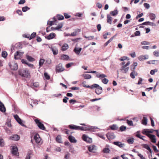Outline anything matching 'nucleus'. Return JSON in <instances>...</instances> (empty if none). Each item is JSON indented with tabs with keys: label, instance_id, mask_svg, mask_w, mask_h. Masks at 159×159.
I'll use <instances>...</instances> for the list:
<instances>
[{
	"label": "nucleus",
	"instance_id": "31",
	"mask_svg": "<svg viewBox=\"0 0 159 159\" xmlns=\"http://www.w3.org/2000/svg\"><path fill=\"white\" fill-rule=\"evenodd\" d=\"M56 141L59 143H61V138L60 135L57 136L56 139Z\"/></svg>",
	"mask_w": 159,
	"mask_h": 159
},
{
	"label": "nucleus",
	"instance_id": "17",
	"mask_svg": "<svg viewBox=\"0 0 159 159\" xmlns=\"http://www.w3.org/2000/svg\"><path fill=\"white\" fill-rule=\"evenodd\" d=\"M61 59L63 60H69V56L65 54H63L61 57Z\"/></svg>",
	"mask_w": 159,
	"mask_h": 159
},
{
	"label": "nucleus",
	"instance_id": "54",
	"mask_svg": "<svg viewBox=\"0 0 159 159\" xmlns=\"http://www.w3.org/2000/svg\"><path fill=\"white\" fill-rule=\"evenodd\" d=\"M62 27V24H60L59 25L57 26L55 28V30H59Z\"/></svg>",
	"mask_w": 159,
	"mask_h": 159
},
{
	"label": "nucleus",
	"instance_id": "45",
	"mask_svg": "<svg viewBox=\"0 0 159 159\" xmlns=\"http://www.w3.org/2000/svg\"><path fill=\"white\" fill-rule=\"evenodd\" d=\"M127 123L128 124V125L129 126H133V121L132 120H126Z\"/></svg>",
	"mask_w": 159,
	"mask_h": 159
},
{
	"label": "nucleus",
	"instance_id": "33",
	"mask_svg": "<svg viewBox=\"0 0 159 159\" xmlns=\"http://www.w3.org/2000/svg\"><path fill=\"white\" fill-rule=\"evenodd\" d=\"M110 129L112 130H116L118 129V127L115 125H113L110 126Z\"/></svg>",
	"mask_w": 159,
	"mask_h": 159
},
{
	"label": "nucleus",
	"instance_id": "24",
	"mask_svg": "<svg viewBox=\"0 0 159 159\" xmlns=\"http://www.w3.org/2000/svg\"><path fill=\"white\" fill-rule=\"evenodd\" d=\"M143 25H150L154 26H156V24L154 23H153V22H150L149 21H147V22H144L143 23Z\"/></svg>",
	"mask_w": 159,
	"mask_h": 159
},
{
	"label": "nucleus",
	"instance_id": "2",
	"mask_svg": "<svg viewBox=\"0 0 159 159\" xmlns=\"http://www.w3.org/2000/svg\"><path fill=\"white\" fill-rule=\"evenodd\" d=\"M95 88V92L98 95L101 94L102 92V88L97 84H93L91 85V89Z\"/></svg>",
	"mask_w": 159,
	"mask_h": 159
},
{
	"label": "nucleus",
	"instance_id": "10",
	"mask_svg": "<svg viewBox=\"0 0 159 159\" xmlns=\"http://www.w3.org/2000/svg\"><path fill=\"white\" fill-rule=\"evenodd\" d=\"M9 66L11 69L14 70H16L18 68V65L16 63H13L12 64H10Z\"/></svg>",
	"mask_w": 159,
	"mask_h": 159
},
{
	"label": "nucleus",
	"instance_id": "27",
	"mask_svg": "<svg viewBox=\"0 0 159 159\" xmlns=\"http://www.w3.org/2000/svg\"><path fill=\"white\" fill-rule=\"evenodd\" d=\"M131 72L130 74V77L133 79H134L135 77V76H136L137 75V73L135 72L134 71Z\"/></svg>",
	"mask_w": 159,
	"mask_h": 159
},
{
	"label": "nucleus",
	"instance_id": "23",
	"mask_svg": "<svg viewBox=\"0 0 159 159\" xmlns=\"http://www.w3.org/2000/svg\"><path fill=\"white\" fill-rule=\"evenodd\" d=\"M78 126L75 125H69L68 127L69 128L72 129H75L76 130H77Z\"/></svg>",
	"mask_w": 159,
	"mask_h": 159
},
{
	"label": "nucleus",
	"instance_id": "56",
	"mask_svg": "<svg viewBox=\"0 0 159 159\" xmlns=\"http://www.w3.org/2000/svg\"><path fill=\"white\" fill-rule=\"evenodd\" d=\"M56 21H57L56 20H55V21H48V24L50 26H51L52 25H54Z\"/></svg>",
	"mask_w": 159,
	"mask_h": 159
},
{
	"label": "nucleus",
	"instance_id": "34",
	"mask_svg": "<svg viewBox=\"0 0 159 159\" xmlns=\"http://www.w3.org/2000/svg\"><path fill=\"white\" fill-rule=\"evenodd\" d=\"M150 19L152 20H154L156 18V15L154 14L150 13L149 14Z\"/></svg>",
	"mask_w": 159,
	"mask_h": 159
},
{
	"label": "nucleus",
	"instance_id": "32",
	"mask_svg": "<svg viewBox=\"0 0 159 159\" xmlns=\"http://www.w3.org/2000/svg\"><path fill=\"white\" fill-rule=\"evenodd\" d=\"M110 14L113 16H115L118 14V11L117 10H115L113 11H111Z\"/></svg>",
	"mask_w": 159,
	"mask_h": 159
},
{
	"label": "nucleus",
	"instance_id": "9",
	"mask_svg": "<svg viewBox=\"0 0 159 159\" xmlns=\"http://www.w3.org/2000/svg\"><path fill=\"white\" fill-rule=\"evenodd\" d=\"M23 52L17 51L14 54V58L16 59H18L20 58L21 56L23 55Z\"/></svg>",
	"mask_w": 159,
	"mask_h": 159
},
{
	"label": "nucleus",
	"instance_id": "44",
	"mask_svg": "<svg viewBox=\"0 0 159 159\" xmlns=\"http://www.w3.org/2000/svg\"><path fill=\"white\" fill-rule=\"evenodd\" d=\"M30 8L28 7L27 6H26L22 8V10L23 12H25L26 11L29 10Z\"/></svg>",
	"mask_w": 159,
	"mask_h": 159
},
{
	"label": "nucleus",
	"instance_id": "35",
	"mask_svg": "<svg viewBox=\"0 0 159 159\" xmlns=\"http://www.w3.org/2000/svg\"><path fill=\"white\" fill-rule=\"evenodd\" d=\"M57 19L59 20H63L64 19V16L60 15H57Z\"/></svg>",
	"mask_w": 159,
	"mask_h": 159
},
{
	"label": "nucleus",
	"instance_id": "8",
	"mask_svg": "<svg viewBox=\"0 0 159 159\" xmlns=\"http://www.w3.org/2000/svg\"><path fill=\"white\" fill-rule=\"evenodd\" d=\"M106 136L107 137V139L110 140L115 138V136L114 133L112 132H108L106 134Z\"/></svg>",
	"mask_w": 159,
	"mask_h": 159
},
{
	"label": "nucleus",
	"instance_id": "50",
	"mask_svg": "<svg viewBox=\"0 0 159 159\" xmlns=\"http://www.w3.org/2000/svg\"><path fill=\"white\" fill-rule=\"evenodd\" d=\"M4 145V142L3 139H0V146L3 147Z\"/></svg>",
	"mask_w": 159,
	"mask_h": 159
},
{
	"label": "nucleus",
	"instance_id": "12",
	"mask_svg": "<svg viewBox=\"0 0 159 159\" xmlns=\"http://www.w3.org/2000/svg\"><path fill=\"white\" fill-rule=\"evenodd\" d=\"M11 152L12 154L14 155H19V153L18 152V148L17 147L14 146L12 148Z\"/></svg>",
	"mask_w": 159,
	"mask_h": 159
},
{
	"label": "nucleus",
	"instance_id": "55",
	"mask_svg": "<svg viewBox=\"0 0 159 159\" xmlns=\"http://www.w3.org/2000/svg\"><path fill=\"white\" fill-rule=\"evenodd\" d=\"M126 129V127L124 125H122L120 127V130L121 131L125 130Z\"/></svg>",
	"mask_w": 159,
	"mask_h": 159
},
{
	"label": "nucleus",
	"instance_id": "7",
	"mask_svg": "<svg viewBox=\"0 0 159 159\" xmlns=\"http://www.w3.org/2000/svg\"><path fill=\"white\" fill-rule=\"evenodd\" d=\"M130 64V62L129 61H128L126 64L122 66L120 69V70L123 73H126L128 70L129 68V67H127V66H129Z\"/></svg>",
	"mask_w": 159,
	"mask_h": 159
},
{
	"label": "nucleus",
	"instance_id": "57",
	"mask_svg": "<svg viewBox=\"0 0 159 159\" xmlns=\"http://www.w3.org/2000/svg\"><path fill=\"white\" fill-rule=\"evenodd\" d=\"M65 17L66 19H68L71 16L70 15H69L67 13H64V14Z\"/></svg>",
	"mask_w": 159,
	"mask_h": 159
},
{
	"label": "nucleus",
	"instance_id": "3",
	"mask_svg": "<svg viewBox=\"0 0 159 159\" xmlns=\"http://www.w3.org/2000/svg\"><path fill=\"white\" fill-rule=\"evenodd\" d=\"M96 77L98 78H103L104 79H102V81L104 84H107L109 81L108 80L105 78V77H107V76L105 74L100 73L97 74L96 75Z\"/></svg>",
	"mask_w": 159,
	"mask_h": 159
},
{
	"label": "nucleus",
	"instance_id": "53",
	"mask_svg": "<svg viewBox=\"0 0 159 159\" xmlns=\"http://www.w3.org/2000/svg\"><path fill=\"white\" fill-rule=\"evenodd\" d=\"M88 137L86 135L84 134L82 136V139L84 141H86L88 139Z\"/></svg>",
	"mask_w": 159,
	"mask_h": 159
},
{
	"label": "nucleus",
	"instance_id": "37",
	"mask_svg": "<svg viewBox=\"0 0 159 159\" xmlns=\"http://www.w3.org/2000/svg\"><path fill=\"white\" fill-rule=\"evenodd\" d=\"M147 59V58H146L145 56H140L139 57V60L140 61H143Z\"/></svg>",
	"mask_w": 159,
	"mask_h": 159
},
{
	"label": "nucleus",
	"instance_id": "47",
	"mask_svg": "<svg viewBox=\"0 0 159 159\" xmlns=\"http://www.w3.org/2000/svg\"><path fill=\"white\" fill-rule=\"evenodd\" d=\"M153 54L156 57L159 56V51L157 50L154 51L153 52Z\"/></svg>",
	"mask_w": 159,
	"mask_h": 159
},
{
	"label": "nucleus",
	"instance_id": "22",
	"mask_svg": "<svg viewBox=\"0 0 159 159\" xmlns=\"http://www.w3.org/2000/svg\"><path fill=\"white\" fill-rule=\"evenodd\" d=\"M82 48H74V51L76 54H79Z\"/></svg>",
	"mask_w": 159,
	"mask_h": 159
},
{
	"label": "nucleus",
	"instance_id": "1",
	"mask_svg": "<svg viewBox=\"0 0 159 159\" xmlns=\"http://www.w3.org/2000/svg\"><path fill=\"white\" fill-rule=\"evenodd\" d=\"M18 74L19 75L22 77L30 78L31 77L29 70L26 68L19 70H18Z\"/></svg>",
	"mask_w": 159,
	"mask_h": 159
},
{
	"label": "nucleus",
	"instance_id": "49",
	"mask_svg": "<svg viewBox=\"0 0 159 159\" xmlns=\"http://www.w3.org/2000/svg\"><path fill=\"white\" fill-rule=\"evenodd\" d=\"M44 76L46 79L48 80H49L50 79V76L47 73L45 72L44 73Z\"/></svg>",
	"mask_w": 159,
	"mask_h": 159
},
{
	"label": "nucleus",
	"instance_id": "16",
	"mask_svg": "<svg viewBox=\"0 0 159 159\" xmlns=\"http://www.w3.org/2000/svg\"><path fill=\"white\" fill-rule=\"evenodd\" d=\"M113 143L121 148L123 147L124 145L121 142L118 141L114 142H113Z\"/></svg>",
	"mask_w": 159,
	"mask_h": 159
},
{
	"label": "nucleus",
	"instance_id": "28",
	"mask_svg": "<svg viewBox=\"0 0 159 159\" xmlns=\"http://www.w3.org/2000/svg\"><path fill=\"white\" fill-rule=\"evenodd\" d=\"M82 76L85 79H89L91 78V75L89 74H83Z\"/></svg>",
	"mask_w": 159,
	"mask_h": 159
},
{
	"label": "nucleus",
	"instance_id": "61",
	"mask_svg": "<svg viewBox=\"0 0 159 159\" xmlns=\"http://www.w3.org/2000/svg\"><path fill=\"white\" fill-rule=\"evenodd\" d=\"M25 0H20L18 2L19 4H23L25 2Z\"/></svg>",
	"mask_w": 159,
	"mask_h": 159
},
{
	"label": "nucleus",
	"instance_id": "64",
	"mask_svg": "<svg viewBox=\"0 0 159 159\" xmlns=\"http://www.w3.org/2000/svg\"><path fill=\"white\" fill-rule=\"evenodd\" d=\"M141 44L142 45H148L149 44V43L148 42L146 41H143L141 43Z\"/></svg>",
	"mask_w": 159,
	"mask_h": 159
},
{
	"label": "nucleus",
	"instance_id": "13",
	"mask_svg": "<svg viewBox=\"0 0 159 159\" xmlns=\"http://www.w3.org/2000/svg\"><path fill=\"white\" fill-rule=\"evenodd\" d=\"M88 149L90 152H95L96 149V146L93 145H90L89 146Z\"/></svg>",
	"mask_w": 159,
	"mask_h": 159
},
{
	"label": "nucleus",
	"instance_id": "38",
	"mask_svg": "<svg viewBox=\"0 0 159 159\" xmlns=\"http://www.w3.org/2000/svg\"><path fill=\"white\" fill-rule=\"evenodd\" d=\"M153 136H152V137H151L150 139L152 143H155L156 142L155 136L154 135H153Z\"/></svg>",
	"mask_w": 159,
	"mask_h": 159
},
{
	"label": "nucleus",
	"instance_id": "42",
	"mask_svg": "<svg viewBox=\"0 0 159 159\" xmlns=\"http://www.w3.org/2000/svg\"><path fill=\"white\" fill-rule=\"evenodd\" d=\"M86 82L85 81H84L83 82L82 84L83 85V86L85 88H89L91 89V85L90 86L89 85H87L86 84Z\"/></svg>",
	"mask_w": 159,
	"mask_h": 159
},
{
	"label": "nucleus",
	"instance_id": "30",
	"mask_svg": "<svg viewBox=\"0 0 159 159\" xmlns=\"http://www.w3.org/2000/svg\"><path fill=\"white\" fill-rule=\"evenodd\" d=\"M142 124L144 125H146L147 124V119L145 117H143L142 120Z\"/></svg>",
	"mask_w": 159,
	"mask_h": 159
},
{
	"label": "nucleus",
	"instance_id": "48",
	"mask_svg": "<svg viewBox=\"0 0 159 159\" xmlns=\"http://www.w3.org/2000/svg\"><path fill=\"white\" fill-rule=\"evenodd\" d=\"M113 37L111 38L110 39H109L104 44L105 46H106L108 44L111 42L113 39Z\"/></svg>",
	"mask_w": 159,
	"mask_h": 159
},
{
	"label": "nucleus",
	"instance_id": "21",
	"mask_svg": "<svg viewBox=\"0 0 159 159\" xmlns=\"http://www.w3.org/2000/svg\"><path fill=\"white\" fill-rule=\"evenodd\" d=\"M56 36L55 33H50L47 37V39H53Z\"/></svg>",
	"mask_w": 159,
	"mask_h": 159
},
{
	"label": "nucleus",
	"instance_id": "15",
	"mask_svg": "<svg viewBox=\"0 0 159 159\" xmlns=\"http://www.w3.org/2000/svg\"><path fill=\"white\" fill-rule=\"evenodd\" d=\"M20 136L17 134L13 135L11 137V139L13 140L17 141L20 139Z\"/></svg>",
	"mask_w": 159,
	"mask_h": 159
},
{
	"label": "nucleus",
	"instance_id": "14",
	"mask_svg": "<svg viewBox=\"0 0 159 159\" xmlns=\"http://www.w3.org/2000/svg\"><path fill=\"white\" fill-rule=\"evenodd\" d=\"M14 118L16 121L20 125H22V123L21 119L19 118L17 115H15L14 116Z\"/></svg>",
	"mask_w": 159,
	"mask_h": 159
},
{
	"label": "nucleus",
	"instance_id": "36",
	"mask_svg": "<svg viewBox=\"0 0 159 159\" xmlns=\"http://www.w3.org/2000/svg\"><path fill=\"white\" fill-rule=\"evenodd\" d=\"M45 61V60L44 59H41L40 60L39 62V65L40 67L43 64Z\"/></svg>",
	"mask_w": 159,
	"mask_h": 159
},
{
	"label": "nucleus",
	"instance_id": "52",
	"mask_svg": "<svg viewBox=\"0 0 159 159\" xmlns=\"http://www.w3.org/2000/svg\"><path fill=\"white\" fill-rule=\"evenodd\" d=\"M46 30L47 32H48L51 30H53V27H51L50 26H49L48 27L46 28Z\"/></svg>",
	"mask_w": 159,
	"mask_h": 159
},
{
	"label": "nucleus",
	"instance_id": "18",
	"mask_svg": "<svg viewBox=\"0 0 159 159\" xmlns=\"http://www.w3.org/2000/svg\"><path fill=\"white\" fill-rule=\"evenodd\" d=\"M68 139L71 143H75L76 142V140L75 138L72 136H69L68 137Z\"/></svg>",
	"mask_w": 159,
	"mask_h": 159
},
{
	"label": "nucleus",
	"instance_id": "4",
	"mask_svg": "<svg viewBox=\"0 0 159 159\" xmlns=\"http://www.w3.org/2000/svg\"><path fill=\"white\" fill-rule=\"evenodd\" d=\"M34 121L39 129L42 130L46 129L45 127L43 124L41 122L40 120L38 119H36L34 120Z\"/></svg>",
	"mask_w": 159,
	"mask_h": 159
},
{
	"label": "nucleus",
	"instance_id": "63",
	"mask_svg": "<svg viewBox=\"0 0 159 159\" xmlns=\"http://www.w3.org/2000/svg\"><path fill=\"white\" fill-rule=\"evenodd\" d=\"M31 154V152H30L28 153L27 155V156L25 159H30V155Z\"/></svg>",
	"mask_w": 159,
	"mask_h": 159
},
{
	"label": "nucleus",
	"instance_id": "20",
	"mask_svg": "<svg viewBox=\"0 0 159 159\" xmlns=\"http://www.w3.org/2000/svg\"><path fill=\"white\" fill-rule=\"evenodd\" d=\"M112 17L109 15H107V23L111 24L112 23Z\"/></svg>",
	"mask_w": 159,
	"mask_h": 159
},
{
	"label": "nucleus",
	"instance_id": "46",
	"mask_svg": "<svg viewBox=\"0 0 159 159\" xmlns=\"http://www.w3.org/2000/svg\"><path fill=\"white\" fill-rule=\"evenodd\" d=\"M36 35V33L33 32V33L31 35L30 38V39H33L34 38Z\"/></svg>",
	"mask_w": 159,
	"mask_h": 159
},
{
	"label": "nucleus",
	"instance_id": "43",
	"mask_svg": "<svg viewBox=\"0 0 159 159\" xmlns=\"http://www.w3.org/2000/svg\"><path fill=\"white\" fill-rule=\"evenodd\" d=\"M7 55V53L6 51H3L2 52V56L3 57L6 58Z\"/></svg>",
	"mask_w": 159,
	"mask_h": 159
},
{
	"label": "nucleus",
	"instance_id": "51",
	"mask_svg": "<svg viewBox=\"0 0 159 159\" xmlns=\"http://www.w3.org/2000/svg\"><path fill=\"white\" fill-rule=\"evenodd\" d=\"M73 64H74V63L72 62L68 63L66 65V67L67 68H69L71 67L72 65H73Z\"/></svg>",
	"mask_w": 159,
	"mask_h": 159
},
{
	"label": "nucleus",
	"instance_id": "40",
	"mask_svg": "<svg viewBox=\"0 0 159 159\" xmlns=\"http://www.w3.org/2000/svg\"><path fill=\"white\" fill-rule=\"evenodd\" d=\"M134 139L133 138L128 139L127 140V142L129 144H133L134 142Z\"/></svg>",
	"mask_w": 159,
	"mask_h": 159
},
{
	"label": "nucleus",
	"instance_id": "29",
	"mask_svg": "<svg viewBox=\"0 0 159 159\" xmlns=\"http://www.w3.org/2000/svg\"><path fill=\"white\" fill-rule=\"evenodd\" d=\"M51 50L53 52V54L54 55H56L58 54V51L57 49L52 48H51Z\"/></svg>",
	"mask_w": 159,
	"mask_h": 159
},
{
	"label": "nucleus",
	"instance_id": "41",
	"mask_svg": "<svg viewBox=\"0 0 159 159\" xmlns=\"http://www.w3.org/2000/svg\"><path fill=\"white\" fill-rule=\"evenodd\" d=\"M84 37L85 38L87 39L88 40H92L94 38V37L93 36H84Z\"/></svg>",
	"mask_w": 159,
	"mask_h": 159
},
{
	"label": "nucleus",
	"instance_id": "59",
	"mask_svg": "<svg viewBox=\"0 0 159 159\" xmlns=\"http://www.w3.org/2000/svg\"><path fill=\"white\" fill-rule=\"evenodd\" d=\"M33 85L35 87L37 88L39 86V84L38 82H34L33 83Z\"/></svg>",
	"mask_w": 159,
	"mask_h": 159
},
{
	"label": "nucleus",
	"instance_id": "26",
	"mask_svg": "<svg viewBox=\"0 0 159 159\" xmlns=\"http://www.w3.org/2000/svg\"><path fill=\"white\" fill-rule=\"evenodd\" d=\"M143 148L146 149L149 151L150 153H152V150L148 145L147 144H144L143 145Z\"/></svg>",
	"mask_w": 159,
	"mask_h": 159
},
{
	"label": "nucleus",
	"instance_id": "25",
	"mask_svg": "<svg viewBox=\"0 0 159 159\" xmlns=\"http://www.w3.org/2000/svg\"><path fill=\"white\" fill-rule=\"evenodd\" d=\"M26 58L30 61H35V59L34 58L27 55H26Z\"/></svg>",
	"mask_w": 159,
	"mask_h": 159
},
{
	"label": "nucleus",
	"instance_id": "58",
	"mask_svg": "<svg viewBox=\"0 0 159 159\" xmlns=\"http://www.w3.org/2000/svg\"><path fill=\"white\" fill-rule=\"evenodd\" d=\"M152 148L155 152H159V150L157 149L156 146L153 145L152 146Z\"/></svg>",
	"mask_w": 159,
	"mask_h": 159
},
{
	"label": "nucleus",
	"instance_id": "5",
	"mask_svg": "<svg viewBox=\"0 0 159 159\" xmlns=\"http://www.w3.org/2000/svg\"><path fill=\"white\" fill-rule=\"evenodd\" d=\"M34 139L35 140L36 143L38 145H41L43 143V142L42 141L41 138L40 137L38 133L35 134L34 135Z\"/></svg>",
	"mask_w": 159,
	"mask_h": 159
},
{
	"label": "nucleus",
	"instance_id": "11",
	"mask_svg": "<svg viewBox=\"0 0 159 159\" xmlns=\"http://www.w3.org/2000/svg\"><path fill=\"white\" fill-rule=\"evenodd\" d=\"M78 129L77 130H90L92 129L91 127H82V126H78Z\"/></svg>",
	"mask_w": 159,
	"mask_h": 159
},
{
	"label": "nucleus",
	"instance_id": "6",
	"mask_svg": "<svg viewBox=\"0 0 159 159\" xmlns=\"http://www.w3.org/2000/svg\"><path fill=\"white\" fill-rule=\"evenodd\" d=\"M65 70L64 68L63 67L62 64L60 63L58 64L56 67V72H61Z\"/></svg>",
	"mask_w": 159,
	"mask_h": 159
},
{
	"label": "nucleus",
	"instance_id": "60",
	"mask_svg": "<svg viewBox=\"0 0 159 159\" xmlns=\"http://www.w3.org/2000/svg\"><path fill=\"white\" fill-rule=\"evenodd\" d=\"M144 7L147 9H148L150 7L149 4L145 3L144 4Z\"/></svg>",
	"mask_w": 159,
	"mask_h": 159
},
{
	"label": "nucleus",
	"instance_id": "19",
	"mask_svg": "<svg viewBox=\"0 0 159 159\" xmlns=\"http://www.w3.org/2000/svg\"><path fill=\"white\" fill-rule=\"evenodd\" d=\"M69 48V46L67 43H64L62 46L61 50L62 51L66 50Z\"/></svg>",
	"mask_w": 159,
	"mask_h": 159
},
{
	"label": "nucleus",
	"instance_id": "39",
	"mask_svg": "<svg viewBox=\"0 0 159 159\" xmlns=\"http://www.w3.org/2000/svg\"><path fill=\"white\" fill-rule=\"evenodd\" d=\"M110 151V150L108 148H104L102 150L103 152L104 153H109Z\"/></svg>",
	"mask_w": 159,
	"mask_h": 159
},
{
	"label": "nucleus",
	"instance_id": "62",
	"mask_svg": "<svg viewBox=\"0 0 159 159\" xmlns=\"http://www.w3.org/2000/svg\"><path fill=\"white\" fill-rule=\"evenodd\" d=\"M96 6L99 8H101L102 7V5L100 3L98 2L96 4Z\"/></svg>",
	"mask_w": 159,
	"mask_h": 159
}]
</instances>
